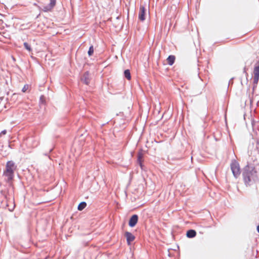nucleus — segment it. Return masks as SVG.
<instances>
[{"label": "nucleus", "instance_id": "nucleus-1", "mask_svg": "<svg viewBox=\"0 0 259 259\" xmlns=\"http://www.w3.org/2000/svg\"><path fill=\"white\" fill-rule=\"evenodd\" d=\"M243 177L245 183L247 185L256 178V171L252 166L246 165L243 172Z\"/></svg>", "mask_w": 259, "mask_h": 259}, {"label": "nucleus", "instance_id": "nucleus-2", "mask_svg": "<svg viewBox=\"0 0 259 259\" xmlns=\"http://www.w3.org/2000/svg\"><path fill=\"white\" fill-rule=\"evenodd\" d=\"M16 168L15 163L12 161H9L6 164V169L4 171V175L7 178L8 181L13 179L14 177V172Z\"/></svg>", "mask_w": 259, "mask_h": 259}, {"label": "nucleus", "instance_id": "nucleus-3", "mask_svg": "<svg viewBox=\"0 0 259 259\" xmlns=\"http://www.w3.org/2000/svg\"><path fill=\"white\" fill-rule=\"evenodd\" d=\"M231 168L234 176L237 178L240 174L239 165L236 161H233L231 164Z\"/></svg>", "mask_w": 259, "mask_h": 259}, {"label": "nucleus", "instance_id": "nucleus-4", "mask_svg": "<svg viewBox=\"0 0 259 259\" xmlns=\"http://www.w3.org/2000/svg\"><path fill=\"white\" fill-rule=\"evenodd\" d=\"M56 4V0H50V3L44 6L42 8V10L44 12H48L51 11Z\"/></svg>", "mask_w": 259, "mask_h": 259}, {"label": "nucleus", "instance_id": "nucleus-5", "mask_svg": "<svg viewBox=\"0 0 259 259\" xmlns=\"http://www.w3.org/2000/svg\"><path fill=\"white\" fill-rule=\"evenodd\" d=\"M146 9L144 6H141L139 13V19L142 21L145 20Z\"/></svg>", "mask_w": 259, "mask_h": 259}, {"label": "nucleus", "instance_id": "nucleus-6", "mask_svg": "<svg viewBox=\"0 0 259 259\" xmlns=\"http://www.w3.org/2000/svg\"><path fill=\"white\" fill-rule=\"evenodd\" d=\"M138 217L137 214H134L130 218L129 221V226L131 227H134L138 222Z\"/></svg>", "mask_w": 259, "mask_h": 259}, {"label": "nucleus", "instance_id": "nucleus-7", "mask_svg": "<svg viewBox=\"0 0 259 259\" xmlns=\"http://www.w3.org/2000/svg\"><path fill=\"white\" fill-rule=\"evenodd\" d=\"M125 236L126 237L127 242L128 245H130L131 242L133 241L135 238V236L131 233L128 232H125Z\"/></svg>", "mask_w": 259, "mask_h": 259}, {"label": "nucleus", "instance_id": "nucleus-8", "mask_svg": "<svg viewBox=\"0 0 259 259\" xmlns=\"http://www.w3.org/2000/svg\"><path fill=\"white\" fill-rule=\"evenodd\" d=\"M81 80L86 84H89L90 82V74L88 72L84 73L81 77Z\"/></svg>", "mask_w": 259, "mask_h": 259}, {"label": "nucleus", "instance_id": "nucleus-9", "mask_svg": "<svg viewBox=\"0 0 259 259\" xmlns=\"http://www.w3.org/2000/svg\"><path fill=\"white\" fill-rule=\"evenodd\" d=\"M254 76H256L257 78V76H259V61L256 64L254 70H253Z\"/></svg>", "mask_w": 259, "mask_h": 259}, {"label": "nucleus", "instance_id": "nucleus-10", "mask_svg": "<svg viewBox=\"0 0 259 259\" xmlns=\"http://www.w3.org/2000/svg\"><path fill=\"white\" fill-rule=\"evenodd\" d=\"M196 235L195 231L193 230H189L187 232V236L188 238L194 237Z\"/></svg>", "mask_w": 259, "mask_h": 259}, {"label": "nucleus", "instance_id": "nucleus-11", "mask_svg": "<svg viewBox=\"0 0 259 259\" xmlns=\"http://www.w3.org/2000/svg\"><path fill=\"white\" fill-rule=\"evenodd\" d=\"M175 60V57L172 55H170V56H168V57L167 59V63L169 65H172L174 63Z\"/></svg>", "mask_w": 259, "mask_h": 259}, {"label": "nucleus", "instance_id": "nucleus-12", "mask_svg": "<svg viewBox=\"0 0 259 259\" xmlns=\"http://www.w3.org/2000/svg\"><path fill=\"white\" fill-rule=\"evenodd\" d=\"M87 206V204L85 202H82L78 206V209L79 210H83Z\"/></svg>", "mask_w": 259, "mask_h": 259}, {"label": "nucleus", "instance_id": "nucleus-13", "mask_svg": "<svg viewBox=\"0 0 259 259\" xmlns=\"http://www.w3.org/2000/svg\"><path fill=\"white\" fill-rule=\"evenodd\" d=\"M124 74L125 77H126L128 80L131 79V73L129 70L127 69L125 70L124 72Z\"/></svg>", "mask_w": 259, "mask_h": 259}, {"label": "nucleus", "instance_id": "nucleus-14", "mask_svg": "<svg viewBox=\"0 0 259 259\" xmlns=\"http://www.w3.org/2000/svg\"><path fill=\"white\" fill-rule=\"evenodd\" d=\"M24 46L26 50H27L29 52H32V49L31 46L27 42L24 43Z\"/></svg>", "mask_w": 259, "mask_h": 259}, {"label": "nucleus", "instance_id": "nucleus-15", "mask_svg": "<svg viewBox=\"0 0 259 259\" xmlns=\"http://www.w3.org/2000/svg\"><path fill=\"white\" fill-rule=\"evenodd\" d=\"M93 53H94V47H93V46H91L89 48L88 53L89 56H91L93 54Z\"/></svg>", "mask_w": 259, "mask_h": 259}, {"label": "nucleus", "instance_id": "nucleus-16", "mask_svg": "<svg viewBox=\"0 0 259 259\" xmlns=\"http://www.w3.org/2000/svg\"><path fill=\"white\" fill-rule=\"evenodd\" d=\"M143 158V155L142 154H140L139 153L138 154V161L141 166V167H142V163H141V161H142V159Z\"/></svg>", "mask_w": 259, "mask_h": 259}, {"label": "nucleus", "instance_id": "nucleus-17", "mask_svg": "<svg viewBox=\"0 0 259 259\" xmlns=\"http://www.w3.org/2000/svg\"><path fill=\"white\" fill-rule=\"evenodd\" d=\"M29 89V85L28 84H26L25 85L22 90V91L24 93L26 92Z\"/></svg>", "mask_w": 259, "mask_h": 259}, {"label": "nucleus", "instance_id": "nucleus-18", "mask_svg": "<svg viewBox=\"0 0 259 259\" xmlns=\"http://www.w3.org/2000/svg\"><path fill=\"white\" fill-rule=\"evenodd\" d=\"M40 102L44 103L45 102V97L44 96H41L40 97Z\"/></svg>", "mask_w": 259, "mask_h": 259}, {"label": "nucleus", "instance_id": "nucleus-19", "mask_svg": "<svg viewBox=\"0 0 259 259\" xmlns=\"http://www.w3.org/2000/svg\"><path fill=\"white\" fill-rule=\"evenodd\" d=\"M259 79V76H257V78L256 77V76H254V82L255 83H257L258 82Z\"/></svg>", "mask_w": 259, "mask_h": 259}, {"label": "nucleus", "instance_id": "nucleus-20", "mask_svg": "<svg viewBox=\"0 0 259 259\" xmlns=\"http://www.w3.org/2000/svg\"><path fill=\"white\" fill-rule=\"evenodd\" d=\"M6 133H7V131H6V130H4V131H3L0 133V137H1L2 135H5Z\"/></svg>", "mask_w": 259, "mask_h": 259}, {"label": "nucleus", "instance_id": "nucleus-21", "mask_svg": "<svg viewBox=\"0 0 259 259\" xmlns=\"http://www.w3.org/2000/svg\"><path fill=\"white\" fill-rule=\"evenodd\" d=\"M18 96V95L16 94H14L12 96V98L14 99V98H17Z\"/></svg>", "mask_w": 259, "mask_h": 259}, {"label": "nucleus", "instance_id": "nucleus-22", "mask_svg": "<svg viewBox=\"0 0 259 259\" xmlns=\"http://www.w3.org/2000/svg\"><path fill=\"white\" fill-rule=\"evenodd\" d=\"M257 232L259 233V225L257 227Z\"/></svg>", "mask_w": 259, "mask_h": 259}]
</instances>
